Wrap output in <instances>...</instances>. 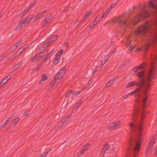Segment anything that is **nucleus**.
I'll use <instances>...</instances> for the list:
<instances>
[{
  "label": "nucleus",
  "mask_w": 157,
  "mask_h": 157,
  "mask_svg": "<svg viewBox=\"0 0 157 157\" xmlns=\"http://www.w3.org/2000/svg\"><path fill=\"white\" fill-rule=\"evenodd\" d=\"M149 6H145L142 11L137 14L134 18L131 20L126 13H124L119 17H115L112 19L113 22H116L119 24L122 29L127 30L131 27V23L136 24L148 17L150 15V12L151 9L155 11L154 18L148 21L140 26L136 30L135 34L136 36L145 34L147 33L154 32L150 36L147 43V48L151 44H155L157 42V7L156 0H150L148 2Z\"/></svg>",
  "instance_id": "nucleus-1"
},
{
  "label": "nucleus",
  "mask_w": 157,
  "mask_h": 157,
  "mask_svg": "<svg viewBox=\"0 0 157 157\" xmlns=\"http://www.w3.org/2000/svg\"><path fill=\"white\" fill-rule=\"evenodd\" d=\"M1 16H2V15L1 14H0V18L1 17Z\"/></svg>",
  "instance_id": "nucleus-63"
},
{
  "label": "nucleus",
  "mask_w": 157,
  "mask_h": 157,
  "mask_svg": "<svg viewBox=\"0 0 157 157\" xmlns=\"http://www.w3.org/2000/svg\"><path fill=\"white\" fill-rule=\"evenodd\" d=\"M43 49H44V46L43 47Z\"/></svg>",
  "instance_id": "nucleus-64"
},
{
  "label": "nucleus",
  "mask_w": 157,
  "mask_h": 157,
  "mask_svg": "<svg viewBox=\"0 0 157 157\" xmlns=\"http://www.w3.org/2000/svg\"><path fill=\"white\" fill-rule=\"evenodd\" d=\"M147 66L146 63H143L141 64L140 65L136 66L133 68L132 71L133 72H136L138 71L140 69H143L145 67Z\"/></svg>",
  "instance_id": "nucleus-18"
},
{
  "label": "nucleus",
  "mask_w": 157,
  "mask_h": 157,
  "mask_svg": "<svg viewBox=\"0 0 157 157\" xmlns=\"http://www.w3.org/2000/svg\"><path fill=\"white\" fill-rule=\"evenodd\" d=\"M20 118L19 117H17L16 118H15L13 121L11 122L9 126L8 127L7 129L8 130H9L12 127H14L15 125L17 124V122H19V121L20 120Z\"/></svg>",
  "instance_id": "nucleus-16"
},
{
  "label": "nucleus",
  "mask_w": 157,
  "mask_h": 157,
  "mask_svg": "<svg viewBox=\"0 0 157 157\" xmlns=\"http://www.w3.org/2000/svg\"><path fill=\"white\" fill-rule=\"evenodd\" d=\"M116 5L112 4L104 12L103 14V17H107L109 13L112 11L113 8Z\"/></svg>",
  "instance_id": "nucleus-17"
},
{
  "label": "nucleus",
  "mask_w": 157,
  "mask_h": 157,
  "mask_svg": "<svg viewBox=\"0 0 157 157\" xmlns=\"http://www.w3.org/2000/svg\"><path fill=\"white\" fill-rule=\"evenodd\" d=\"M94 26L93 24H91L90 26V29H92Z\"/></svg>",
  "instance_id": "nucleus-54"
},
{
  "label": "nucleus",
  "mask_w": 157,
  "mask_h": 157,
  "mask_svg": "<svg viewBox=\"0 0 157 157\" xmlns=\"http://www.w3.org/2000/svg\"><path fill=\"white\" fill-rule=\"evenodd\" d=\"M34 17L33 15H31L27 16L23 19L26 23V24H28L30 23L33 19Z\"/></svg>",
  "instance_id": "nucleus-22"
},
{
  "label": "nucleus",
  "mask_w": 157,
  "mask_h": 157,
  "mask_svg": "<svg viewBox=\"0 0 157 157\" xmlns=\"http://www.w3.org/2000/svg\"><path fill=\"white\" fill-rule=\"evenodd\" d=\"M155 151V155L157 156V147H156L154 148Z\"/></svg>",
  "instance_id": "nucleus-50"
},
{
  "label": "nucleus",
  "mask_w": 157,
  "mask_h": 157,
  "mask_svg": "<svg viewBox=\"0 0 157 157\" xmlns=\"http://www.w3.org/2000/svg\"><path fill=\"white\" fill-rule=\"evenodd\" d=\"M58 38V36L56 35H55L53 36L49 40L46 42L45 41L44 43V45L43 46H45L46 45V46H48L49 45H50L53 41L56 40Z\"/></svg>",
  "instance_id": "nucleus-14"
},
{
  "label": "nucleus",
  "mask_w": 157,
  "mask_h": 157,
  "mask_svg": "<svg viewBox=\"0 0 157 157\" xmlns=\"http://www.w3.org/2000/svg\"><path fill=\"white\" fill-rule=\"evenodd\" d=\"M133 139L132 138H131L129 141L128 144V147L127 149V151H128L132 149V147L133 145Z\"/></svg>",
  "instance_id": "nucleus-24"
},
{
  "label": "nucleus",
  "mask_w": 157,
  "mask_h": 157,
  "mask_svg": "<svg viewBox=\"0 0 157 157\" xmlns=\"http://www.w3.org/2000/svg\"><path fill=\"white\" fill-rule=\"evenodd\" d=\"M6 121H7V122H8L10 121L8 119H7Z\"/></svg>",
  "instance_id": "nucleus-62"
},
{
  "label": "nucleus",
  "mask_w": 157,
  "mask_h": 157,
  "mask_svg": "<svg viewBox=\"0 0 157 157\" xmlns=\"http://www.w3.org/2000/svg\"><path fill=\"white\" fill-rule=\"evenodd\" d=\"M28 12L27 10L26 9L24 11L21 13L19 15V17H22L23 16H24Z\"/></svg>",
  "instance_id": "nucleus-32"
},
{
  "label": "nucleus",
  "mask_w": 157,
  "mask_h": 157,
  "mask_svg": "<svg viewBox=\"0 0 157 157\" xmlns=\"http://www.w3.org/2000/svg\"><path fill=\"white\" fill-rule=\"evenodd\" d=\"M60 57L59 56H56L55 59L54 60L53 63L54 64H57L60 61Z\"/></svg>",
  "instance_id": "nucleus-29"
},
{
  "label": "nucleus",
  "mask_w": 157,
  "mask_h": 157,
  "mask_svg": "<svg viewBox=\"0 0 157 157\" xmlns=\"http://www.w3.org/2000/svg\"><path fill=\"white\" fill-rule=\"evenodd\" d=\"M89 86H90L89 84H88L87 83L86 84V85L82 89V90H83L87 88Z\"/></svg>",
  "instance_id": "nucleus-48"
},
{
  "label": "nucleus",
  "mask_w": 157,
  "mask_h": 157,
  "mask_svg": "<svg viewBox=\"0 0 157 157\" xmlns=\"http://www.w3.org/2000/svg\"><path fill=\"white\" fill-rule=\"evenodd\" d=\"M70 8H67L66 9H63V11L64 12H67L68 10H69Z\"/></svg>",
  "instance_id": "nucleus-47"
},
{
  "label": "nucleus",
  "mask_w": 157,
  "mask_h": 157,
  "mask_svg": "<svg viewBox=\"0 0 157 157\" xmlns=\"http://www.w3.org/2000/svg\"><path fill=\"white\" fill-rule=\"evenodd\" d=\"M6 125L4 123L3 124L1 125L0 126V128H4Z\"/></svg>",
  "instance_id": "nucleus-49"
},
{
  "label": "nucleus",
  "mask_w": 157,
  "mask_h": 157,
  "mask_svg": "<svg viewBox=\"0 0 157 157\" xmlns=\"http://www.w3.org/2000/svg\"><path fill=\"white\" fill-rule=\"evenodd\" d=\"M58 79H56L55 78L50 83V85L52 86H53L56 82V80Z\"/></svg>",
  "instance_id": "nucleus-36"
},
{
  "label": "nucleus",
  "mask_w": 157,
  "mask_h": 157,
  "mask_svg": "<svg viewBox=\"0 0 157 157\" xmlns=\"http://www.w3.org/2000/svg\"><path fill=\"white\" fill-rule=\"evenodd\" d=\"M9 120L10 121L11 119V118H10V117H8L7 119Z\"/></svg>",
  "instance_id": "nucleus-60"
},
{
  "label": "nucleus",
  "mask_w": 157,
  "mask_h": 157,
  "mask_svg": "<svg viewBox=\"0 0 157 157\" xmlns=\"http://www.w3.org/2000/svg\"><path fill=\"white\" fill-rule=\"evenodd\" d=\"M53 19L52 16H50L44 19L42 23L43 26H46L50 24L52 21Z\"/></svg>",
  "instance_id": "nucleus-12"
},
{
  "label": "nucleus",
  "mask_w": 157,
  "mask_h": 157,
  "mask_svg": "<svg viewBox=\"0 0 157 157\" xmlns=\"http://www.w3.org/2000/svg\"><path fill=\"white\" fill-rule=\"evenodd\" d=\"M64 124L62 122L61 123H59L57 125V127L58 128H60L63 126Z\"/></svg>",
  "instance_id": "nucleus-39"
},
{
  "label": "nucleus",
  "mask_w": 157,
  "mask_h": 157,
  "mask_svg": "<svg viewBox=\"0 0 157 157\" xmlns=\"http://www.w3.org/2000/svg\"><path fill=\"white\" fill-rule=\"evenodd\" d=\"M157 64V56L155 60H152L150 64L149 69L147 72L145 77V71L142 70L138 72L137 76L138 78L137 85L139 86H142L143 88V101L145 102L147 101V96L149 89L151 85V82L156 76L155 67Z\"/></svg>",
  "instance_id": "nucleus-3"
},
{
  "label": "nucleus",
  "mask_w": 157,
  "mask_h": 157,
  "mask_svg": "<svg viewBox=\"0 0 157 157\" xmlns=\"http://www.w3.org/2000/svg\"><path fill=\"white\" fill-rule=\"evenodd\" d=\"M53 50H51V52H49V54L47 55V56L43 60V61H46L49 58V57L50 56L53 54Z\"/></svg>",
  "instance_id": "nucleus-30"
},
{
  "label": "nucleus",
  "mask_w": 157,
  "mask_h": 157,
  "mask_svg": "<svg viewBox=\"0 0 157 157\" xmlns=\"http://www.w3.org/2000/svg\"><path fill=\"white\" fill-rule=\"evenodd\" d=\"M10 78L11 76L10 75H8L3 79L2 81L5 84Z\"/></svg>",
  "instance_id": "nucleus-27"
},
{
  "label": "nucleus",
  "mask_w": 157,
  "mask_h": 157,
  "mask_svg": "<svg viewBox=\"0 0 157 157\" xmlns=\"http://www.w3.org/2000/svg\"><path fill=\"white\" fill-rule=\"evenodd\" d=\"M103 18H104V17H103V14L102 15H99L97 16L95 20L97 21H98V22L101 21Z\"/></svg>",
  "instance_id": "nucleus-34"
},
{
  "label": "nucleus",
  "mask_w": 157,
  "mask_h": 157,
  "mask_svg": "<svg viewBox=\"0 0 157 157\" xmlns=\"http://www.w3.org/2000/svg\"><path fill=\"white\" fill-rule=\"evenodd\" d=\"M28 113H28V112H25V113H24V116H26V115H28Z\"/></svg>",
  "instance_id": "nucleus-56"
},
{
  "label": "nucleus",
  "mask_w": 157,
  "mask_h": 157,
  "mask_svg": "<svg viewBox=\"0 0 157 157\" xmlns=\"http://www.w3.org/2000/svg\"><path fill=\"white\" fill-rule=\"evenodd\" d=\"M111 56V54H108L105 56L102 57L100 63L98 64V66L93 71V74H94L97 71L100 70L103 66L105 64L108 60L110 58Z\"/></svg>",
  "instance_id": "nucleus-4"
},
{
  "label": "nucleus",
  "mask_w": 157,
  "mask_h": 157,
  "mask_svg": "<svg viewBox=\"0 0 157 157\" xmlns=\"http://www.w3.org/2000/svg\"><path fill=\"white\" fill-rule=\"evenodd\" d=\"M22 40L21 39H20L17 43L14 45H13V47H14L15 48H16L17 47L19 46V45L20 44H21L22 43Z\"/></svg>",
  "instance_id": "nucleus-33"
},
{
  "label": "nucleus",
  "mask_w": 157,
  "mask_h": 157,
  "mask_svg": "<svg viewBox=\"0 0 157 157\" xmlns=\"http://www.w3.org/2000/svg\"><path fill=\"white\" fill-rule=\"evenodd\" d=\"M156 140V137L155 136H153L151 141L149 143L148 146L147 148V151L146 153L147 156H148L150 152V151L152 148Z\"/></svg>",
  "instance_id": "nucleus-10"
},
{
  "label": "nucleus",
  "mask_w": 157,
  "mask_h": 157,
  "mask_svg": "<svg viewBox=\"0 0 157 157\" xmlns=\"http://www.w3.org/2000/svg\"><path fill=\"white\" fill-rule=\"evenodd\" d=\"M141 50V48H138L136 50L137 51H140Z\"/></svg>",
  "instance_id": "nucleus-59"
},
{
  "label": "nucleus",
  "mask_w": 157,
  "mask_h": 157,
  "mask_svg": "<svg viewBox=\"0 0 157 157\" xmlns=\"http://www.w3.org/2000/svg\"><path fill=\"white\" fill-rule=\"evenodd\" d=\"M41 77V79L40 82L41 84L42 83V82H44L48 79L47 75L45 74H43Z\"/></svg>",
  "instance_id": "nucleus-25"
},
{
  "label": "nucleus",
  "mask_w": 157,
  "mask_h": 157,
  "mask_svg": "<svg viewBox=\"0 0 157 157\" xmlns=\"http://www.w3.org/2000/svg\"><path fill=\"white\" fill-rule=\"evenodd\" d=\"M121 122L119 121H115L109 123L108 125V127L109 128L112 129H115L118 128L121 125Z\"/></svg>",
  "instance_id": "nucleus-9"
},
{
  "label": "nucleus",
  "mask_w": 157,
  "mask_h": 157,
  "mask_svg": "<svg viewBox=\"0 0 157 157\" xmlns=\"http://www.w3.org/2000/svg\"><path fill=\"white\" fill-rule=\"evenodd\" d=\"M35 5V4L34 3L31 4L30 5L28 6V7L26 8V9L28 11L30 9H31V8L33 7Z\"/></svg>",
  "instance_id": "nucleus-37"
},
{
  "label": "nucleus",
  "mask_w": 157,
  "mask_h": 157,
  "mask_svg": "<svg viewBox=\"0 0 157 157\" xmlns=\"http://www.w3.org/2000/svg\"><path fill=\"white\" fill-rule=\"evenodd\" d=\"M71 92L72 91H71L67 94L66 96L67 98L69 97L71 95Z\"/></svg>",
  "instance_id": "nucleus-45"
},
{
  "label": "nucleus",
  "mask_w": 157,
  "mask_h": 157,
  "mask_svg": "<svg viewBox=\"0 0 157 157\" xmlns=\"http://www.w3.org/2000/svg\"><path fill=\"white\" fill-rule=\"evenodd\" d=\"M115 148V146L113 144H109L108 143H105L104 145L101 154V157H103V156L105 154V151L110 149H111V151L112 152H114Z\"/></svg>",
  "instance_id": "nucleus-7"
},
{
  "label": "nucleus",
  "mask_w": 157,
  "mask_h": 157,
  "mask_svg": "<svg viewBox=\"0 0 157 157\" xmlns=\"http://www.w3.org/2000/svg\"><path fill=\"white\" fill-rule=\"evenodd\" d=\"M48 152H45L41 154L40 157H45L48 154Z\"/></svg>",
  "instance_id": "nucleus-40"
},
{
  "label": "nucleus",
  "mask_w": 157,
  "mask_h": 157,
  "mask_svg": "<svg viewBox=\"0 0 157 157\" xmlns=\"http://www.w3.org/2000/svg\"><path fill=\"white\" fill-rule=\"evenodd\" d=\"M137 82L135 81H131L129 82L126 85L125 87L126 89H129L131 87H133L136 86H138L137 87H140L141 89V93H143V89L142 86H139L137 85Z\"/></svg>",
  "instance_id": "nucleus-11"
},
{
  "label": "nucleus",
  "mask_w": 157,
  "mask_h": 157,
  "mask_svg": "<svg viewBox=\"0 0 157 157\" xmlns=\"http://www.w3.org/2000/svg\"><path fill=\"white\" fill-rule=\"evenodd\" d=\"M66 71L65 67L61 68L55 75L54 78L56 79H60L65 75Z\"/></svg>",
  "instance_id": "nucleus-8"
},
{
  "label": "nucleus",
  "mask_w": 157,
  "mask_h": 157,
  "mask_svg": "<svg viewBox=\"0 0 157 157\" xmlns=\"http://www.w3.org/2000/svg\"><path fill=\"white\" fill-rule=\"evenodd\" d=\"M8 122L6 120L4 122V124H5L6 125L8 123Z\"/></svg>",
  "instance_id": "nucleus-57"
},
{
  "label": "nucleus",
  "mask_w": 157,
  "mask_h": 157,
  "mask_svg": "<svg viewBox=\"0 0 157 157\" xmlns=\"http://www.w3.org/2000/svg\"><path fill=\"white\" fill-rule=\"evenodd\" d=\"M44 55L45 53L44 52H40L37 55H36L32 59L33 62H36L42 58Z\"/></svg>",
  "instance_id": "nucleus-13"
},
{
  "label": "nucleus",
  "mask_w": 157,
  "mask_h": 157,
  "mask_svg": "<svg viewBox=\"0 0 157 157\" xmlns=\"http://www.w3.org/2000/svg\"><path fill=\"white\" fill-rule=\"evenodd\" d=\"M72 116V114H69L67 116L65 117L63 121L62 122V123L64 124L67 121L69 120L70 118Z\"/></svg>",
  "instance_id": "nucleus-28"
},
{
  "label": "nucleus",
  "mask_w": 157,
  "mask_h": 157,
  "mask_svg": "<svg viewBox=\"0 0 157 157\" xmlns=\"http://www.w3.org/2000/svg\"><path fill=\"white\" fill-rule=\"evenodd\" d=\"M6 57V56H5V55L2 56L1 57H0V62L1 61H2L3 59H4Z\"/></svg>",
  "instance_id": "nucleus-41"
},
{
  "label": "nucleus",
  "mask_w": 157,
  "mask_h": 157,
  "mask_svg": "<svg viewBox=\"0 0 157 157\" xmlns=\"http://www.w3.org/2000/svg\"><path fill=\"white\" fill-rule=\"evenodd\" d=\"M116 81V78L115 77H113L107 83L106 87H110L115 83Z\"/></svg>",
  "instance_id": "nucleus-20"
},
{
  "label": "nucleus",
  "mask_w": 157,
  "mask_h": 157,
  "mask_svg": "<svg viewBox=\"0 0 157 157\" xmlns=\"http://www.w3.org/2000/svg\"><path fill=\"white\" fill-rule=\"evenodd\" d=\"M65 46L67 48H68V47L69 45L68 44V43L67 42L65 43Z\"/></svg>",
  "instance_id": "nucleus-51"
},
{
  "label": "nucleus",
  "mask_w": 157,
  "mask_h": 157,
  "mask_svg": "<svg viewBox=\"0 0 157 157\" xmlns=\"http://www.w3.org/2000/svg\"><path fill=\"white\" fill-rule=\"evenodd\" d=\"M16 57V54H14V55H13V56H12L10 59V60H13V59H14Z\"/></svg>",
  "instance_id": "nucleus-43"
},
{
  "label": "nucleus",
  "mask_w": 157,
  "mask_h": 157,
  "mask_svg": "<svg viewBox=\"0 0 157 157\" xmlns=\"http://www.w3.org/2000/svg\"><path fill=\"white\" fill-rule=\"evenodd\" d=\"M98 21H97L96 20L93 22V23H92V24H93V25L94 26H95L96 25H97V24H98Z\"/></svg>",
  "instance_id": "nucleus-42"
},
{
  "label": "nucleus",
  "mask_w": 157,
  "mask_h": 157,
  "mask_svg": "<svg viewBox=\"0 0 157 157\" xmlns=\"http://www.w3.org/2000/svg\"><path fill=\"white\" fill-rule=\"evenodd\" d=\"M92 83V81L91 80H90L87 83L88 84H89V85L90 86V84Z\"/></svg>",
  "instance_id": "nucleus-52"
},
{
  "label": "nucleus",
  "mask_w": 157,
  "mask_h": 157,
  "mask_svg": "<svg viewBox=\"0 0 157 157\" xmlns=\"http://www.w3.org/2000/svg\"><path fill=\"white\" fill-rule=\"evenodd\" d=\"M15 114V113H14L13 114V115H10V117H10V118H11V119L14 116V115Z\"/></svg>",
  "instance_id": "nucleus-53"
},
{
  "label": "nucleus",
  "mask_w": 157,
  "mask_h": 157,
  "mask_svg": "<svg viewBox=\"0 0 157 157\" xmlns=\"http://www.w3.org/2000/svg\"><path fill=\"white\" fill-rule=\"evenodd\" d=\"M83 101H82L78 102L76 104V106L75 107V108H76V109H78V108L81 105Z\"/></svg>",
  "instance_id": "nucleus-38"
},
{
  "label": "nucleus",
  "mask_w": 157,
  "mask_h": 157,
  "mask_svg": "<svg viewBox=\"0 0 157 157\" xmlns=\"http://www.w3.org/2000/svg\"><path fill=\"white\" fill-rule=\"evenodd\" d=\"M134 96L135 111L132 115V122L128 124L130 132L131 133L134 132L136 134V136L134 139L136 145L134 148L133 157H137V154L140 151V147L141 142L142 141L143 137L141 134L142 131V118L144 116V112L142 111L140 118L139 120H136V117L138 114L139 110L141 109H144L145 107L146 103L143 101V93L141 94V89L139 87H137L131 92L124 96V99H127L128 96Z\"/></svg>",
  "instance_id": "nucleus-2"
},
{
  "label": "nucleus",
  "mask_w": 157,
  "mask_h": 157,
  "mask_svg": "<svg viewBox=\"0 0 157 157\" xmlns=\"http://www.w3.org/2000/svg\"><path fill=\"white\" fill-rule=\"evenodd\" d=\"M125 64H122L120 66V67H123Z\"/></svg>",
  "instance_id": "nucleus-58"
},
{
  "label": "nucleus",
  "mask_w": 157,
  "mask_h": 157,
  "mask_svg": "<svg viewBox=\"0 0 157 157\" xmlns=\"http://www.w3.org/2000/svg\"><path fill=\"white\" fill-rule=\"evenodd\" d=\"M124 43L126 46L129 47V48L127 51V53H130L135 46L134 41L131 40L129 36H128L125 40Z\"/></svg>",
  "instance_id": "nucleus-6"
},
{
  "label": "nucleus",
  "mask_w": 157,
  "mask_h": 157,
  "mask_svg": "<svg viewBox=\"0 0 157 157\" xmlns=\"http://www.w3.org/2000/svg\"><path fill=\"white\" fill-rule=\"evenodd\" d=\"M81 93V91H79L78 92H75L74 93V94L75 96H77V95H79Z\"/></svg>",
  "instance_id": "nucleus-44"
},
{
  "label": "nucleus",
  "mask_w": 157,
  "mask_h": 157,
  "mask_svg": "<svg viewBox=\"0 0 157 157\" xmlns=\"http://www.w3.org/2000/svg\"><path fill=\"white\" fill-rule=\"evenodd\" d=\"M22 65V63L21 62H18L17 64H16L14 67V69L15 70H17L21 67V66Z\"/></svg>",
  "instance_id": "nucleus-31"
},
{
  "label": "nucleus",
  "mask_w": 157,
  "mask_h": 157,
  "mask_svg": "<svg viewBox=\"0 0 157 157\" xmlns=\"http://www.w3.org/2000/svg\"><path fill=\"white\" fill-rule=\"evenodd\" d=\"M5 84L2 81L0 82V88L2 87Z\"/></svg>",
  "instance_id": "nucleus-46"
},
{
  "label": "nucleus",
  "mask_w": 157,
  "mask_h": 157,
  "mask_svg": "<svg viewBox=\"0 0 157 157\" xmlns=\"http://www.w3.org/2000/svg\"><path fill=\"white\" fill-rule=\"evenodd\" d=\"M63 51L62 49L60 50L56 54V56H59L60 58L61 55L63 54Z\"/></svg>",
  "instance_id": "nucleus-35"
},
{
  "label": "nucleus",
  "mask_w": 157,
  "mask_h": 157,
  "mask_svg": "<svg viewBox=\"0 0 157 157\" xmlns=\"http://www.w3.org/2000/svg\"><path fill=\"white\" fill-rule=\"evenodd\" d=\"M28 46L27 45H25L22 48H21L20 50H19L16 53L17 54L18 53H19V54H21L22 52H23L27 48Z\"/></svg>",
  "instance_id": "nucleus-26"
},
{
  "label": "nucleus",
  "mask_w": 157,
  "mask_h": 157,
  "mask_svg": "<svg viewBox=\"0 0 157 157\" xmlns=\"http://www.w3.org/2000/svg\"><path fill=\"white\" fill-rule=\"evenodd\" d=\"M111 56V54H108L105 56L102 57L100 63L98 64V66L93 71V74H94L97 71L100 70L103 66L105 64L108 60L110 58Z\"/></svg>",
  "instance_id": "nucleus-5"
},
{
  "label": "nucleus",
  "mask_w": 157,
  "mask_h": 157,
  "mask_svg": "<svg viewBox=\"0 0 157 157\" xmlns=\"http://www.w3.org/2000/svg\"><path fill=\"white\" fill-rule=\"evenodd\" d=\"M93 13V12L92 11H90L88 12H87L85 15V16L83 17V18L81 20V21H85L87 18L91 15Z\"/></svg>",
  "instance_id": "nucleus-23"
},
{
  "label": "nucleus",
  "mask_w": 157,
  "mask_h": 157,
  "mask_svg": "<svg viewBox=\"0 0 157 157\" xmlns=\"http://www.w3.org/2000/svg\"><path fill=\"white\" fill-rule=\"evenodd\" d=\"M26 24L25 23L24 20L23 19L19 22L16 28V29L17 30H20L23 27L25 26Z\"/></svg>",
  "instance_id": "nucleus-21"
},
{
  "label": "nucleus",
  "mask_w": 157,
  "mask_h": 157,
  "mask_svg": "<svg viewBox=\"0 0 157 157\" xmlns=\"http://www.w3.org/2000/svg\"><path fill=\"white\" fill-rule=\"evenodd\" d=\"M89 145V143H87L83 147L82 150L80 151L78 153L77 156L79 157L83 155Z\"/></svg>",
  "instance_id": "nucleus-19"
},
{
  "label": "nucleus",
  "mask_w": 157,
  "mask_h": 157,
  "mask_svg": "<svg viewBox=\"0 0 157 157\" xmlns=\"http://www.w3.org/2000/svg\"><path fill=\"white\" fill-rule=\"evenodd\" d=\"M41 64H41L40 65V66L39 67H37V68H38H38H39V67H41Z\"/></svg>",
  "instance_id": "nucleus-61"
},
{
  "label": "nucleus",
  "mask_w": 157,
  "mask_h": 157,
  "mask_svg": "<svg viewBox=\"0 0 157 157\" xmlns=\"http://www.w3.org/2000/svg\"><path fill=\"white\" fill-rule=\"evenodd\" d=\"M79 22V20L78 19H76V20H75V23H78Z\"/></svg>",
  "instance_id": "nucleus-55"
},
{
  "label": "nucleus",
  "mask_w": 157,
  "mask_h": 157,
  "mask_svg": "<svg viewBox=\"0 0 157 157\" xmlns=\"http://www.w3.org/2000/svg\"><path fill=\"white\" fill-rule=\"evenodd\" d=\"M46 11L47 10H45L38 13L36 15L35 19L33 20V21L36 22V21L42 18L44 15Z\"/></svg>",
  "instance_id": "nucleus-15"
}]
</instances>
